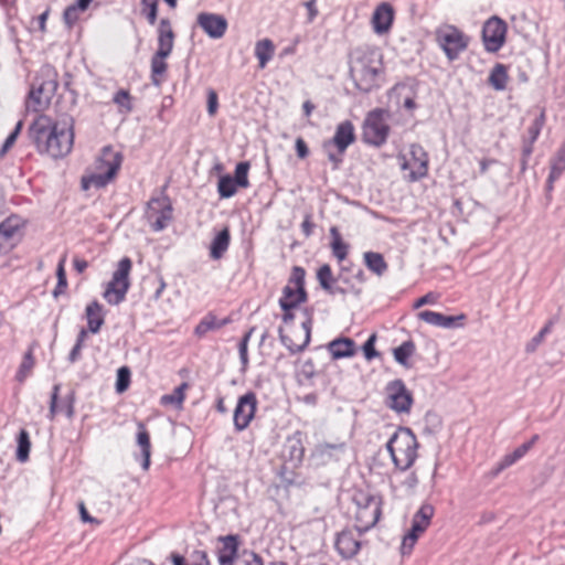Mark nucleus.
<instances>
[{"label": "nucleus", "mask_w": 565, "mask_h": 565, "mask_svg": "<svg viewBox=\"0 0 565 565\" xmlns=\"http://www.w3.org/2000/svg\"><path fill=\"white\" fill-rule=\"evenodd\" d=\"M29 135L40 153L58 159L68 154L74 143L72 126L53 122L49 116H39L30 126Z\"/></svg>", "instance_id": "f257e3e1"}, {"label": "nucleus", "mask_w": 565, "mask_h": 565, "mask_svg": "<svg viewBox=\"0 0 565 565\" xmlns=\"http://www.w3.org/2000/svg\"><path fill=\"white\" fill-rule=\"evenodd\" d=\"M350 76L356 88L370 92L383 72L382 53L377 49L356 47L349 55Z\"/></svg>", "instance_id": "f03ea898"}, {"label": "nucleus", "mask_w": 565, "mask_h": 565, "mask_svg": "<svg viewBox=\"0 0 565 565\" xmlns=\"http://www.w3.org/2000/svg\"><path fill=\"white\" fill-rule=\"evenodd\" d=\"M419 444L411 428L398 427L386 443V450L396 469L408 470L416 461Z\"/></svg>", "instance_id": "7ed1b4c3"}, {"label": "nucleus", "mask_w": 565, "mask_h": 565, "mask_svg": "<svg viewBox=\"0 0 565 565\" xmlns=\"http://www.w3.org/2000/svg\"><path fill=\"white\" fill-rule=\"evenodd\" d=\"M122 161V156L118 151H114L110 147H105L100 157L96 161V172L82 179L84 190L89 186L104 188L117 174Z\"/></svg>", "instance_id": "20e7f679"}, {"label": "nucleus", "mask_w": 565, "mask_h": 565, "mask_svg": "<svg viewBox=\"0 0 565 565\" xmlns=\"http://www.w3.org/2000/svg\"><path fill=\"white\" fill-rule=\"evenodd\" d=\"M436 42L444 51L448 61H456L469 45L470 38L457 26L445 24L435 32Z\"/></svg>", "instance_id": "39448f33"}, {"label": "nucleus", "mask_w": 565, "mask_h": 565, "mask_svg": "<svg viewBox=\"0 0 565 565\" xmlns=\"http://www.w3.org/2000/svg\"><path fill=\"white\" fill-rule=\"evenodd\" d=\"M388 118V110L382 108L371 110L363 122V141L375 147L384 145L390 134Z\"/></svg>", "instance_id": "423d86ee"}, {"label": "nucleus", "mask_w": 565, "mask_h": 565, "mask_svg": "<svg viewBox=\"0 0 565 565\" xmlns=\"http://www.w3.org/2000/svg\"><path fill=\"white\" fill-rule=\"evenodd\" d=\"M356 503L355 529L364 533L377 523L381 515V502L376 497L361 494L356 499Z\"/></svg>", "instance_id": "0eeeda50"}, {"label": "nucleus", "mask_w": 565, "mask_h": 565, "mask_svg": "<svg viewBox=\"0 0 565 565\" xmlns=\"http://www.w3.org/2000/svg\"><path fill=\"white\" fill-rule=\"evenodd\" d=\"M56 88L57 83L52 78H35L26 100L28 109L35 113L44 110L50 105Z\"/></svg>", "instance_id": "6e6552de"}, {"label": "nucleus", "mask_w": 565, "mask_h": 565, "mask_svg": "<svg viewBox=\"0 0 565 565\" xmlns=\"http://www.w3.org/2000/svg\"><path fill=\"white\" fill-rule=\"evenodd\" d=\"M385 403L396 413H408L413 404V396L402 380H394L385 387Z\"/></svg>", "instance_id": "1a4fd4ad"}, {"label": "nucleus", "mask_w": 565, "mask_h": 565, "mask_svg": "<svg viewBox=\"0 0 565 565\" xmlns=\"http://www.w3.org/2000/svg\"><path fill=\"white\" fill-rule=\"evenodd\" d=\"M507 23L498 18L492 17L486 21L482 28V41L486 51L490 53L498 52L505 42Z\"/></svg>", "instance_id": "9d476101"}, {"label": "nucleus", "mask_w": 565, "mask_h": 565, "mask_svg": "<svg viewBox=\"0 0 565 565\" xmlns=\"http://www.w3.org/2000/svg\"><path fill=\"white\" fill-rule=\"evenodd\" d=\"M257 408V398L255 393L248 392L237 401L233 414V422L236 431L245 430L255 416Z\"/></svg>", "instance_id": "9b49d317"}, {"label": "nucleus", "mask_w": 565, "mask_h": 565, "mask_svg": "<svg viewBox=\"0 0 565 565\" xmlns=\"http://www.w3.org/2000/svg\"><path fill=\"white\" fill-rule=\"evenodd\" d=\"M356 529H347L338 533L334 547L342 558L349 559L354 557L361 548V535Z\"/></svg>", "instance_id": "f8f14e48"}, {"label": "nucleus", "mask_w": 565, "mask_h": 565, "mask_svg": "<svg viewBox=\"0 0 565 565\" xmlns=\"http://www.w3.org/2000/svg\"><path fill=\"white\" fill-rule=\"evenodd\" d=\"M307 292L303 285H286L282 290V296L279 299V305L284 310L282 320L288 322L294 319L291 310L305 302Z\"/></svg>", "instance_id": "ddd939ff"}, {"label": "nucleus", "mask_w": 565, "mask_h": 565, "mask_svg": "<svg viewBox=\"0 0 565 565\" xmlns=\"http://www.w3.org/2000/svg\"><path fill=\"white\" fill-rule=\"evenodd\" d=\"M411 160L402 164V169L411 170L409 180L417 181L424 178L428 171V158L426 151L419 145H412L409 149Z\"/></svg>", "instance_id": "4468645a"}, {"label": "nucleus", "mask_w": 565, "mask_h": 565, "mask_svg": "<svg viewBox=\"0 0 565 565\" xmlns=\"http://www.w3.org/2000/svg\"><path fill=\"white\" fill-rule=\"evenodd\" d=\"M21 222L18 216H10L0 223V253L11 250L21 239Z\"/></svg>", "instance_id": "2eb2a0df"}, {"label": "nucleus", "mask_w": 565, "mask_h": 565, "mask_svg": "<svg viewBox=\"0 0 565 565\" xmlns=\"http://www.w3.org/2000/svg\"><path fill=\"white\" fill-rule=\"evenodd\" d=\"M196 23L211 39L223 38L228 26L223 15L211 12L199 13Z\"/></svg>", "instance_id": "dca6fc26"}, {"label": "nucleus", "mask_w": 565, "mask_h": 565, "mask_svg": "<svg viewBox=\"0 0 565 565\" xmlns=\"http://www.w3.org/2000/svg\"><path fill=\"white\" fill-rule=\"evenodd\" d=\"M148 218L151 221L153 231L159 232L167 227L172 217V207L170 204H163L159 199H153L148 204Z\"/></svg>", "instance_id": "f3484780"}, {"label": "nucleus", "mask_w": 565, "mask_h": 565, "mask_svg": "<svg viewBox=\"0 0 565 565\" xmlns=\"http://www.w3.org/2000/svg\"><path fill=\"white\" fill-rule=\"evenodd\" d=\"M355 140L354 127L350 120H344L337 126L335 134L329 142L324 143V148L328 149L330 145H333L340 154H343L348 147Z\"/></svg>", "instance_id": "a211bd4d"}, {"label": "nucleus", "mask_w": 565, "mask_h": 565, "mask_svg": "<svg viewBox=\"0 0 565 565\" xmlns=\"http://www.w3.org/2000/svg\"><path fill=\"white\" fill-rule=\"evenodd\" d=\"M394 10L387 2H382L376 7L372 15V25L376 34L387 33L393 24Z\"/></svg>", "instance_id": "6ab92c4d"}, {"label": "nucleus", "mask_w": 565, "mask_h": 565, "mask_svg": "<svg viewBox=\"0 0 565 565\" xmlns=\"http://www.w3.org/2000/svg\"><path fill=\"white\" fill-rule=\"evenodd\" d=\"M174 45V32L168 19H161L158 28V56L169 57Z\"/></svg>", "instance_id": "aec40b11"}, {"label": "nucleus", "mask_w": 565, "mask_h": 565, "mask_svg": "<svg viewBox=\"0 0 565 565\" xmlns=\"http://www.w3.org/2000/svg\"><path fill=\"white\" fill-rule=\"evenodd\" d=\"M87 320V332L98 333L105 322V311L102 303L97 300L90 301L85 309Z\"/></svg>", "instance_id": "412c9836"}, {"label": "nucleus", "mask_w": 565, "mask_h": 565, "mask_svg": "<svg viewBox=\"0 0 565 565\" xmlns=\"http://www.w3.org/2000/svg\"><path fill=\"white\" fill-rule=\"evenodd\" d=\"M465 317L462 315L460 316H445L440 312L430 311V310H424L418 313V319L425 321L428 324L445 328V329H451L457 326L458 320H462Z\"/></svg>", "instance_id": "4be33fe9"}, {"label": "nucleus", "mask_w": 565, "mask_h": 565, "mask_svg": "<svg viewBox=\"0 0 565 565\" xmlns=\"http://www.w3.org/2000/svg\"><path fill=\"white\" fill-rule=\"evenodd\" d=\"M306 319L301 322V327L305 331V339L302 343H295L288 335L282 333V329H279V338L281 343L294 354L301 352L310 342V333L312 327V316L306 312Z\"/></svg>", "instance_id": "5701e85b"}, {"label": "nucleus", "mask_w": 565, "mask_h": 565, "mask_svg": "<svg viewBox=\"0 0 565 565\" xmlns=\"http://www.w3.org/2000/svg\"><path fill=\"white\" fill-rule=\"evenodd\" d=\"M532 448V443H524L515 448L511 454L505 455L493 469L490 471V476L495 478L501 473L504 469L518 462L522 459L526 452Z\"/></svg>", "instance_id": "b1692460"}, {"label": "nucleus", "mask_w": 565, "mask_h": 565, "mask_svg": "<svg viewBox=\"0 0 565 565\" xmlns=\"http://www.w3.org/2000/svg\"><path fill=\"white\" fill-rule=\"evenodd\" d=\"M344 444H319L312 451V458L321 465L329 462L332 459H338V456L344 451Z\"/></svg>", "instance_id": "393cba45"}, {"label": "nucleus", "mask_w": 565, "mask_h": 565, "mask_svg": "<svg viewBox=\"0 0 565 565\" xmlns=\"http://www.w3.org/2000/svg\"><path fill=\"white\" fill-rule=\"evenodd\" d=\"M220 541L222 542V547L218 550L220 565H233L238 550L237 536H222Z\"/></svg>", "instance_id": "a878e982"}, {"label": "nucleus", "mask_w": 565, "mask_h": 565, "mask_svg": "<svg viewBox=\"0 0 565 565\" xmlns=\"http://www.w3.org/2000/svg\"><path fill=\"white\" fill-rule=\"evenodd\" d=\"M305 455V447L300 438L292 437L288 438L282 450V457L289 461L292 466H297L301 462Z\"/></svg>", "instance_id": "bb28decb"}, {"label": "nucleus", "mask_w": 565, "mask_h": 565, "mask_svg": "<svg viewBox=\"0 0 565 565\" xmlns=\"http://www.w3.org/2000/svg\"><path fill=\"white\" fill-rule=\"evenodd\" d=\"M355 343L349 338H340L329 343V350L333 359L349 358L354 354Z\"/></svg>", "instance_id": "cd10ccee"}, {"label": "nucleus", "mask_w": 565, "mask_h": 565, "mask_svg": "<svg viewBox=\"0 0 565 565\" xmlns=\"http://www.w3.org/2000/svg\"><path fill=\"white\" fill-rule=\"evenodd\" d=\"M230 231L227 227L223 228L211 243L210 255L214 259H218L227 250L230 245Z\"/></svg>", "instance_id": "c85d7f7f"}, {"label": "nucleus", "mask_w": 565, "mask_h": 565, "mask_svg": "<svg viewBox=\"0 0 565 565\" xmlns=\"http://www.w3.org/2000/svg\"><path fill=\"white\" fill-rule=\"evenodd\" d=\"M137 444L141 448V454L143 457L142 468L147 470L150 465L151 445L149 433L142 423L138 424Z\"/></svg>", "instance_id": "c756f323"}, {"label": "nucleus", "mask_w": 565, "mask_h": 565, "mask_svg": "<svg viewBox=\"0 0 565 565\" xmlns=\"http://www.w3.org/2000/svg\"><path fill=\"white\" fill-rule=\"evenodd\" d=\"M275 53V45L271 40L263 39L255 45V56L258 60L259 67L264 68L267 63L273 58Z\"/></svg>", "instance_id": "7c9ffc66"}, {"label": "nucleus", "mask_w": 565, "mask_h": 565, "mask_svg": "<svg viewBox=\"0 0 565 565\" xmlns=\"http://www.w3.org/2000/svg\"><path fill=\"white\" fill-rule=\"evenodd\" d=\"M166 58V56H158L156 53L151 57V83L157 87L161 86L163 82V75L168 70Z\"/></svg>", "instance_id": "2f4dec72"}, {"label": "nucleus", "mask_w": 565, "mask_h": 565, "mask_svg": "<svg viewBox=\"0 0 565 565\" xmlns=\"http://www.w3.org/2000/svg\"><path fill=\"white\" fill-rule=\"evenodd\" d=\"M331 235V249L334 257L339 260H343L349 253V245L342 239L341 234L337 226L330 228Z\"/></svg>", "instance_id": "473e14b6"}, {"label": "nucleus", "mask_w": 565, "mask_h": 565, "mask_svg": "<svg viewBox=\"0 0 565 565\" xmlns=\"http://www.w3.org/2000/svg\"><path fill=\"white\" fill-rule=\"evenodd\" d=\"M508 72L507 66L498 63L492 68L490 75H489V84L495 89V90H503L507 87L508 83Z\"/></svg>", "instance_id": "72a5a7b5"}, {"label": "nucleus", "mask_w": 565, "mask_h": 565, "mask_svg": "<svg viewBox=\"0 0 565 565\" xmlns=\"http://www.w3.org/2000/svg\"><path fill=\"white\" fill-rule=\"evenodd\" d=\"M364 262L366 267L379 276L383 275L387 269V264L385 263L384 257L380 253H364Z\"/></svg>", "instance_id": "f704fd0d"}, {"label": "nucleus", "mask_w": 565, "mask_h": 565, "mask_svg": "<svg viewBox=\"0 0 565 565\" xmlns=\"http://www.w3.org/2000/svg\"><path fill=\"white\" fill-rule=\"evenodd\" d=\"M434 515V508L430 504H423L420 509L415 513L412 525L415 530L425 531L429 525L430 519Z\"/></svg>", "instance_id": "c9c22d12"}, {"label": "nucleus", "mask_w": 565, "mask_h": 565, "mask_svg": "<svg viewBox=\"0 0 565 565\" xmlns=\"http://www.w3.org/2000/svg\"><path fill=\"white\" fill-rule=\"evenodd\" d=\"M238 184L234 181L233 177L225 174L220 177L217 182V192L221 199H228L235 195Z\"/></svg>", "instance_id": "e433bc0d"}, {"label": "nucleus", "mask_w": 565, "mask_h": 565, "mask_svg": "<svg viewBox=\"0 0 565 565\" xmlns=\"http://www.w3.org/2000/svg\"><path fill=\"white\" fill-rule=\"evenodd\" d=\"M128 287L129 285H108L103 296L108 303L118 305L125 299Z\"/></svg>", "instance_id": "4c0bfd02"}, {"label": "nucleus", "mask_w": 565, "mask_h": 565, "mask_svg": "<svg viewBox=\"0 0 565 565\" xmlns=\"http://www.w3.org/2000/svg\"><path fill=\"white\" fill-rule=\"evenodd\" d=\"M415 352V343L411 340L403 342L399 347L393 350L395 361L404 366L408 365V359Z\"/></svg>", "instance_id": "58836bf2"}, {"label": "nucleus", "mask_w": 565, "mask_h": 565, "mask_svg": "<svg viewBox=\"0 0 565 565\" xmlns=\"http://www.w3.org/2000/svg\"><path fill=\"white\" fill-rule=\"evenodd\" d=\"M17 459L20 462H25L29 459L31 441L29 433L25 429H21L18 438Z\"/></svg>", "instance_id": "ea45409f"}, {"label": "nucleus", "mask_w": 565, "mask_h": 565, "mask_svg": "<svg viewBox=\"0 0 565 565\" xmlns=\"http://www.w3.org/2000/svg\"><path fill=\"white\" fill-rule=\"evenodd\" d=\"M226 323V320L217 321V319L212 316L207 315L204 317L200 323L196 326L194 332L198 337L205 335L209 331L220 329Z\"/></svg>", "instance_id": "a19ab883"}, {"label": "nucleus", "mask_w": 565, "mask_h": 565, "mask_svg": "<svg viewBox=\"0 0 565 565\" xmlns=\"http://www.w3.org/2000/svg\"><path fill=\"white\" fill-rule=\"evenodd\" d=\"M441 427L440 417L433 412H427L423 419V434L425 435H434Z\"/></svg>", "instance_id": "79ce46f5"}, {"label": "nucleus", "mask_w": 565, "mask_h": 565, "mask_svg": "<svg viewBox=\"0 0 565 565\" xmlns=\"http://www.w3.org/2000/svg\"><path fill=\"white\" fill-rule=\"evenodd\" d=\"M132 263L130 258L124 257L119 260L116 270L114 271L113 279L110 282H128V276L131 269Z\"/></svg>", "instance_id": "37998d69"}, {"label": "nucleus", "mask_w": 565, "mask_h": 565, "mask_svg": "<svg viewBox=\"0 0 565 565\" xmlns=\"http://www.w3.org/2000/svg\"><path fill=\"white\" fill-rule=\"evenodd\" d=\"M249 162L242 161L236 164L235 168V175L233 177L236 184H238L239 188H248L249 181H248V171H249Z\"/></svg>", "instance_id": "c03bdc74"}, {"label": "nucleus", "mask_w": 565, "mask_h": 565, "mask_svg": "<svg viewBox=\"0 0 565 565\" xmlns=\"http://www.w3.org/2000/svg\"><path fill=\"white\" fill-rule=\"evenodd\" d=\"M186 387V384L183 383L180 386L175 387L174 391L171 394L163 395L161 397V404L162 405H174V406H181L184 401V388Z\"/></svg>", "instance_id": "a18cd8bd"}, {"label": "nucleus", "mask_w": 565, "mask_h": 565, "mask_svg": "<svg viewBox=\"0 0 565 565\" xmlns=\"http://www.w3.org/2000/svg\"><path fill=\"white\" fill-rule=\"evenodd\" d=\"M552 326L553 321H548L542 330L526 343L525 351L527 353H533L539 348L545 337L551 332Z\"/></svg>", "instance_id": "49530a36"}, {"label": "nucleus", "mask_w": 565, "mask_h": 565, "mask_svg": "<svg viewBox=\"0 0 565 565\" xmlns=\"http://www.w3.org/2000/svg\"><path fill=\"white\" fill-rule=\"evenodd\" d=\"M33 366H34V359H33L32 352L30 350L23 356L22 363L17 373V380L19 382H23L30 374Z\"/></svg>", "instance_id": "de8ad7c7"}, {"label": "nucleus", "mask_w": 565, "mask_h": 565, "mask_svg": "<svg viewBox=\"0 0 565 565\" xmlns=\"http://www.w3.org/2000/svg\"><path fill=\"white\" fill-rule=\"evenodd\" d=\"M422 530H415V526L412 525L409 532L404 536L401 551L402 554H409L418 539V536L423 533Z\"/></svg>", "instance_id": "09e8293b"}, {"label": "nucleus", "mask_w": 565, "mask_h": 565, "mask_svg": "<svg viewBox=\"0 0 565 565\" xmlns=\"http://www.w3.org/2000/svg\"><path fill=\"white\" fill-rule=\"evenodd\" d=\"M564 171H565V159L562 157H557V156L553 157L551 159V171L548 174L550 183L558 180Z\"/></svg>", "instance_id": "8fccbe9b"}, {"label": "nucleus", "mask_w": 565, "mask_h": 565, "mask_svg": "<svg viewBox=\"0 0 565 565\" xmlns=\"http://www.w3.org/2000/svg\"><path fill=\"white\" fill-rule=\"evenodd\" d=\"M113 100L116 105H118V107L120 108V111L129 113L132 110L131 97H130L128 90L119 89L115 94Z\"/></svg>", "instance_id": "3c124183"}, {"label": "nucleus", "mask_w": 565, "mask_h": 565, "mask_svg": "<svg viewBox=\"0 0 565 565\" xmlns=\"http://www.w3.org/2000/svg\"><path fill=\"white\" fill-rule=\"evenodd\" d=\"M87 330L86 329H81V331L78 332L77 334V339H76V343L75 345L73 347V349L71 350L70 354H68V361L71 363H75L76 361L79 360L81 358V351L84 347V343H85V340L87 338Z\"/></svg>", "instance_id": "603ef678"}, {"label": "nucleus", "mask_w": 565, "mask_h": 565, "mask_svg": "<svg viewBox=\"0 0 565 565\" xmlns=\"http://www.w3.org/2000/svg\"><path fill=\"white\" fill-rule=\"evenodd\" d=\"M141 6L147 21L153 25L158 17V0H141Z\"/></svg>", "instance_id": "864d4df0"}, {"label": "nucleus", "mask_w": 565, "mask_h": 565, "mask_svg": "<svg viewBox=\"0 0 565 565\" xmlns=\"http://www.w3.org/2000/svg\"><path fill=\"white\" fill-rule=\"evenodd\" d=\"M130 383V371L127 366H122L117 371L116 391L124 393Z\"/></svg>", "instance_id": "5fc2aeb1"}, {"label": "nucleus", "mask_w": 565, "mask_h": 565, "mask_svg": "<svg viewBox=\"0 0 565 565\" xmlns=\"http://www.w3.org/2000/svg\"><path fill=\"white\" fill-rule=\"evenodd\" d=\"M250 335H252V330L249 332H247L242 338V340L239 341V344H238L239 360H241L243 370H245L248 365L247 345H248Z\"/></svg>", "instance_id": "6e6d98bb"}, {"label": "nucleus", "mask_w": 565, "mask_h": 565, "mask_svg": "<svg viewBox=\"0 0 565 565\" xmlns=\"http://www.w3.org/2000/svg\"><path fill=\"white\" fill-rule=\"evenodd\" d=\"M81 11L82 10L79 8H76V6L74 4L68 6L64 10L63 19L68 28H72L77 22Z\"/></svg>", "instance_id": "4d7b16f0"}, {"label": "nucleus", "mask_w": 565, "mask_h": 565, "mask_svg": "<svg viewBox=\"0 0 565 565\" xmlns=\"http://www.w3.org/2000/svg\"><path fill=\"white\" fill-rule=\"evenodd\" d=\"M375 341L376 334H372L363 344L362 349L367 361H371L379 355V352L375 350Z\"/></svg>", "instance_id": "13d9d810"}, {"label": "nucleus", "mask_w": 565, "mask_h": 565, "mask_svg": "<svg viewBox=\"0 0 565 565\" xmlns=\"http://www.w3.org/2000/svg\"><path fill=\"white\" fill-rule=\"evenodd\" d=\"M439 297L440 295L438 292H428L426 294L425 296L418 298L415 302H414V308L415 309H418L423 306H426V305H435L437 303V301L439 300Z\"/></svg>", "instance_id": "bf43d9fd"}, {"label": "nucleus", "mask_w": 565, "mask_h": 565, "mask_svg": "<svg viewBox=\"0 0 565 565\" xmlns=\"http://www.w3.org/2000/svg\"><path fill=\"white\" fill-rule=\"evenodd\" d=\"M542 129V121L540 118H536L527 128V139L531 143H534L540 136Z\"/></svg>", "instance_id": "052dcab7"}, {"label": "nucleus", "mask_w": 565, "mask_h": 565, "mask_svg": "<svg viewBox=\"0 0 565 565\" xmlns=\"http://www.w3.org/2000/svg\"><path fill=\"white\" fill-rule=\"evenodd\" d=\"M218 107L217 94L215 90L210 89L207 92V113L210 116H214L216 114Z\"/></svg>", "instance_id": "680f3d73"}, {"label": "nucleus", "mask_w": 565, "mask_h": 565, "mask_svg": "<svg viewBox=\"0 0 565 565\" xmlns=\"http://www.w3.org/2000/svg\"><path fill=\"white\" fill-rule=\"evenodd\" d=\"M58 391H60V385L58 384L54 385L53 393L51 395V402H50V412H49L50 419H53L57 413Z\"/></svg>", "instance_id": "e2e57ef3"}, {"label": "nucleus", "mask_w": 565, "mask_h": 565, "mask_svg": "<svg viewBox=\"0 0 565 565\" xmlns=\"http://www.w3.org/2000/svg\"><path fill=\"white\" fill-rule=\"evenodd\" d=\"M190 565H210L206 553L203 551L193 552Z\"/></svg>", "instance_id": "0e129e2a"}, {"label": "nucleus", "mask_w": 565, "mask_h": 565, "mask_svg": "<svg viewBox=\"0 0 565 565\" xmlns=\"http://www.w3.org/2000/svg\"><path fill=\"white\" fill-rule=\"evenodd\" d=\"M418 483V479L415 472L408 473L402 481V487L407 491L412 492Z\"/></svg>", "instance_id": "69168bd1"}, {"label": "nucleus", "mask_w": 565, "mask_h": 565, "mask_svg": "<svg viewBox=\"0 0 565 565\" xmlns=\"http://www.w3.org/2000/svg\"><path fill=\"white\" fill-rule=\"evenodd\" d=\"M295 148H296V152H297V156L300 158V159H305L308 157L309 154V148L306 143V141L301 138V137H298L296 139V142H295Z\"/></svg>", "instance_id": "338daca9"}, {"label": "nucleus", "mask_w": 565, "mask_h": 565, "mask_svg": "<svg viewBox=\"0 0 565 565\" xmlns=\"http://www.w3.org/2000/svg\"><path fill=\"white\" fill-rule=\"evenodd\" d=\"M332 277V271L329 265H322L317 270V279L319 282H329Z\"/></svg>", "instance_id": "774afa93"}]
</instances>
